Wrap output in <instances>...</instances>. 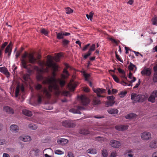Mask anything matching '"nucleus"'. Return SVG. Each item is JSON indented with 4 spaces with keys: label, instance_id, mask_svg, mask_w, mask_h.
Instances as JSON below:
<instances>
[{
    "label": "nucleus",
    "instance_id": "20e7f679",
    "mask_svg": "<svg viewBox=\"0 0 157 157\" xmlns=\"http://www.w3.org/2000/svg\"><path fill=\"white\" fill-rule=\"evenodd\" d=\"M62 124L63 126L66 128H73L76 125L74 122L70 120L63 121Z\"/></svg>",
    "mask_w": 157,
    "mask_h": 157
},
{
    "label": "nucleus",
    "instance_id": "dca6fc26",
    "mask_svg": "<svg viewBox=\"0 0 157 157\" xmlns=\"http://www.w3.org/2000/svg\"><path fill=\"white\" fill-rule=\"evenodd\" d=\"M141 74L142 75L149 76L151 74V69L149 68L144 69L141 71Z\"/></svg>",
    "mask_w": 157,
    "mask_h": 157
},
{
    "label": "nucleus",
    "instance_id": "a19ab883",
    "mask_svg": "<svg viewBox=\"0 0 157 157\" xmlns=\"http://www.w3.org/2000/svg\"><path fill=\"white\" fill-rule=\"evenodd\" d=\"M57 81L59 82V84L61 87H63L64 85L65 82L64 80L59 79H58Z\"/></svg>",
    "mask_w": 157,
    "mask_h": 157
},
{
    "label": "nucleus",
    "instance_id": "6e6552de",
    "mask_svg": "<svg viewBox=\"0 0 157 157\" xmlns=\"http://www.w3.org/2000/svg\"><path fill=\"white\" fill-rule=\"evenodd\" d=\"M128 126L127 124L119 125L115 126V128L118 131H124L128 129Z\"/></svg>",
    "mask_w": 157,
    "mask_h": 157
},
{
    "label": "nucleus",
    "instance_id": "e433bc0d",
    "mask_svg": "<svg viewBox=\"0 0 157 157\" xmlns=\"http://www.w3.org/2000/svg\"><path fill=\"white\" fill-rule=\"evenodd\" d=\"M102 153L104 157H107L108 156V153L107 150L105 149H103Z\"/></svg>",
    "mask_w": 157,
    "mask_h": 157
},
{
    "label": "nucleus",
    "instance_id": "6e6d98bb",
    "mask_svg": "<svg viewBox=\"0 0 157 157\" xmlns=\"http://www.w3.org/2000/svg\"><path fill=\"white\" fill-rule=\"evenodd\" d=\"M91 52H90L89 51H88L87 53L84 56V58L85 59H87L91 55Z\"/></svg>",
    "mask_w": 157,
    "mask_h": 157
},
{
    "label": "nucleus",
    "instance_id": "2eb2a0df",
    "mask_svg": "<svg viewBox=\"0 0 157 157\" xmlns=\"http://www.w3.org/2000/svg\"><path fill=\"white\" fill-rule=\"evenodd\" d=\"M68 86L71 90H74L76 86V85L73 80H71L68 85Z\"/></svg>",
    "mask_w": 157,
    "mask_h": 157
},
{
    "label": "nucleus",
    "instance_id": "4be33fe9",
    "mask_svg": "<svg viewBox=\"0 0 157 157\" xmlns=\"http://www.w3.org/2000/svg\"><path fill=\"white\" fill-rule=\"evenodd\" d=\"M19 139L24 142L29 141L31 140V137L29 136H26L24 137L20 136L19 137Z\"/></svg>",
    "mask_w": 157,
    "mask_h": 157
},
{
    "label": "nucleus",
    "instance_id": "052dcab7",
    "mask_svg": "<svg viewBox=\"0 0 157 157\" xmlns=\"http://www.w3.org/2000/svg\"><path fill=\"white\" fill-rule=\"evenodd\" d=\"M90 76V75L89 74H84V76L85 78V80L86 81L88 80V78H89Z\"/></svg>",
    "mask_w": 157,
    "mask_h": 157
},
{
    "label": "nucleus",
    "instance_id": "5fc2aeb1",
    "mask_svg": "<svg viewBox=\"0 0 157 157\" xmlns=\"http://www.w3.org/2000/svg\"><path fill=\"white\" fill-rule=\"evenodd\" d=\"M117 156V153L115 151H113L110 155L111 157H116Z\"/></svg>",
    "mask_w": 157,
    "mask_h": 157
},
{
    "label": "nucleus",
    "instance_id": "6ab92c4d",
    "mask_svg": "<svg viewBox=\"0 0 157 157\" xmlns=\"http://www.w3.org/2000/svg\"><path fill=\"white\" fill-rule=\"evenodd\" d=\"M10 128L11 131L14 132H17L18 130V127L16 124L12 125L10 126Z\"/></svg>",
    "mask_w": 157,
    "mask_h": 157
},
{
    "label": "nucleus",
    "instance_id": "423d86ee",
    "mask_svg": "<svg viewBox=\"0 0 157 157\" xmlns=\"http://www.w3.org/2000/svg\"><path fill=\"white\" fill-rule=\"evenodd\" d=\"M109 144L112 147L115 148H118L121 145L119 141L114 140H111Z\"/></svg>",
    "mask_w": 157,
    "mask_h": 157
},
{
    "label": "nucleus",
    "instance_id": "c756f323",
    "mask_svg": "<svg viewBox=\"0 0 157 157\" xmlns=\"http://www.w3.org/2000/svg\"><path fill=\"white\" fill-rule=\"evenodd\" d=\"M115 103V101H107L105 103V104L107 107H108L109 106H112L114 103Z\"/></svg>",
    "mask_w": 157,
    "mask_h": 157
},
{
    "label": "nucleus",
    "instance_id": "774afa93",
    "mask_svg": "<svg viewBox=\"0 0 157 157\" xmlns=\"http://www.w3.org/2000/svg\"><path fill=\"white\" fill-rule=\"evenodd\" d=\"M118 71L121 74H125V72L124 71L122 70L120 68H118Z\"/></svg>",
    "mask_w": 157,
    "mask_h": 157
},
{
    "label": "nucleus",
    "instance_id": "ddd939ff",
    "mask_svg": "<svg viewBox=\"0 0 157 157\" xmlns=\"http://www.w3.org/2000/svg\"><path fill=\"white\" fill-rule=\"evenodd\" d=\"M28 53L25 52V53L23 54L22 56V58L23 59L21 60V63L22 66L24 68L27 69V65L26 64V60L24 59L27 56L28 57Z\"/></svg>",
    "mask_w": 157,
    "mask_h": 157
},
{
    "label": "nucleus",
    "instance_id": "c03bdc74",
    "mask_svg": "<svg viewBox=\"0 0 157 157\" xmlns=\"http://www.w3.org/2000/svg\"><path fill=\"white\" fill-rule=\"evenodd\" d=\"M95 49V44H93L90 46L88 51L90 52H91L92 51H94Z\"/></svg>",
    "mask_w": 157,
    "mask_h": 157
},
{
    "label": "nucleus",
    "instance_id": "de8ad7c7",
    "mask_svg": "<svg viewBox=\"0 0 157 157\" xmlns=\"http://www.w3.org/2000/svg\"><path fill=\"white\" fill-rule=\"evenodd\" d=\"M153 79L154 82H157V72H154Z\"/></svg>",
    "mask_w": 157,
    "mask_h": 157
},
{
    "label": "nucleus",
    "instance_id": "37998d69",
    "mask_svg": "<svg viewBox=\"0 0 157 157\" xmlns=\"http://www.w3.org/2000/svg\"><path fill=\"white\" fill-rule=\"evenodd\" d=\"M127 93L126 91H121L119 94V95L120 98H123L125 96Z\"/></svg>",
    "mask_w": 157,
    "mask_h": 157
},
{
    "label": "nucleus",
    "instance_id": "0eeeda50",
    "mask_svg": "<svg viewBox=\"0 0 157 157\" xmlns=\"http://www.w3.org/2000/svg\"><path fill=\"white\" fill-rule=\"evenodd\" d=\"M28 58L29 63L32 64H34L36 63L37 59L34 57L33 53L28 54Z\"/></svg>",
    "mask_w": 157,
    "mask_h": 157
},
{
    "label": "nucleus",
    "instance_id": "412c9836",
    "mask_svg": "<svg viewBox=\"0 0 157 157\" xmlns=\"http://www.w3.org/2000/svg\"><path fill=\"white\" fill-rule=\"evenodd\" d=\"M63 73V74L61 75L62 77L63 78L65 79L67 78L70 75L68 71L65 68L64 69Z\"/></svg>",
    "mask_w": 157,
    "mask_h": 157
},
{
    "label": "nucleus",
    "instance_id": "cd10ccee",
    "mask_svg": "<svg viewBox=\"0 0 157 157\" xmlns=\"http://www.w3.org/2000/svg\"><path fill=\"white\" fill-rule=\"evenodd\" d=\"M12 47H10L9 46H7L5 50V53H8V55L9 57L10 55L12 52Z\"/></svg>",
    "mask_w": 157,
    "mask_h": 157
},
{
    "label": "nucleus",
    "instance_id": "393cba45",
    "mask_svg": "<svg viewBox=\"0 0 157 157\" xmlns=\"http://www.w3.org/2000/svg\"><path fill=\"white\" fill-rule=\"evenodd\" d=\"M45 64L43 62H39V65L41 67V69L43 70V72H48V71L49 67L47 66L46 68V69H44V66L45 65Z\"/></svg>",
    "mask_w": 157,
    "mask_h": 157
},
{
    "label": "nucleus",
    "instance_id": "a211bd4d",
    "mask_svg": "<svg viewBox=\"0 0 157 157\" xmlns=\"http://www.w3.org/2000/svg\"><path fill=\"white\" fill-rule=\"evenodd\" d=\"M149 147L152 148H157V140H154L152 141L150 143Z\"/></svg>",
    "mask_w": 157,
    "mask_h": 157
},
{
    "label": "nucleus",
    "instance_id": "2f4dec72",
    "mask_svg": "<svg viewBox=\"0 0 157 157\" xmlns=\"http://www.w3.org/2000/svg\"><path fill=\"white\" fill-rule=\"evenodd\" d=\"M93 104L94 105H98L101 103V101L97 97L94 98L93 101Z\"/></svg>",
    "mask_w": 157,
    "mask_h": 157
},
{
    "label": "nucleus",
    "instance_id": "49530a36",
    "mask_svg": "<svg viewBox=\"0 0 157 157\" xmlns=\"http://www.w3.org/2000/svg\"><path fill=\"white\" fill-rule=\"evenodd\" d=\"M29 78V75L28 74H25L23 75V78L25 81H27Z\"/></svg>",
    "mask_w": 157,
    "mask_h": 157
},
{
    "label": "nucleus",
    "instance_id": "7c9ffc66",
    "mask_svg": "<svg viewBox=\"0 0 157 157\" xmlns=\"http://www.w3.org/2000/svg\"><path fill=\"white\" fill-rule=\"evenodd\" d=\"M87 152L91 154H96L97 153V151L96 149L90 148L87 150Z\"/></svg>",
    "mask_w": 157,
    "mask_h": 157
},
{
    "label": "nucleus",
    "instance_id": "680f3d73",
    "mask_svg": "<svg viewBox=\"0 0 157 157\" xmlns=\"http://www.w3.org/2000/svg\"><path fill=\"white\" fill-rule=\"evenodd\" d=\"M7 44L8 43L7 42H6L5 43H4L2 44L1 47V48L0 49H2V50H3Z\"/></svg>",
    "mask_w": 157,
    "mask_h": 157
},
{
    "label": "nucleus",
    "instance_id": "7ed1b4c3",
    "mask_svg": "<svg viewBox=\"0 0 157 157\" xmlns=\"http://www.w3.org/2000/svg\"><path fill=\"white\" fill-rule=\"evenodd\" d=\"M50 91H48L46 88H44L43 90V93H39L37 94V101L39 103H40L42 101V98H49L50 97Z\"/></svg>",
    "mask_w": 157,
    "mask_h": 157
},
{
    "label": "nucleus",
    "instance_id": "c85d7f7f",
    "mask_svg": "<svg viewBox=\"0 0 157 157\" xmlns=\"http://www.w3.org/2000/svg\"><path fill=\"white\" fill-rule=\"evenodd\" d=\"M136 115L134 113H132L128 114L125 116V117L126 119H129L135 117Z\"/></svg>",
    "mask_w": 157,
    "mask_h": 157
},
{
    "label": "nucleus",
    "instance_id": "e2e57ef3",
    "mask_svg": "<svg viewBox=\"0 0 157 157\" xmlns=\"http://www.w3.org/2000/svg\"><path fill=\"white\" fill-rule=\"evenodd\" d=\"M36 78L38 80H40L43 79V76L40 74L37 75L36 76Z\"/></svg>",
    "mask_w": 157,
    "mask_h": 157
},
{
    "label": "nucleus",
    "instance_id": "338daca9",
    "mask_svg": "<svg viewBox=\"0 0 157 157\" xmlns=\"http://www.w3.org/2000/svg\"><path fill=\"white\" fill-rule=\"evenodd\" d=\"M6 143V140L5 139H0V145H2Z\"/></svg>",
    "mask_w": 157,
    "mask_h": 157
},
{
    "label": "nucleus",
    "instance_id": "bb28decb",
    "mask_svg": "<svg viewBox=\"0 0 157 157\" xmlns=\"http://www.w3.org/2000/svg\"><path fill=\"white\" fill-rule=\"evenodd\" d=\"M12 47H10L9 46H7L5 50V53H8V55L9 57L10 55L12 52Z\"/></svg>",
    "mask_w": 157,
    "mask_h": 157
},
{
    "label": "nucleus",
    "instance_id": "69168bd1",
    "mask_svg": "<svg viewBox=\"0 0 157 157\" xmlns=\"http://www.w3.org/2000/svg\"><path fill=\"white\" fill-rule=\"evenodd\" d=\"M116 56L117 58V59L120 61L121 62L123 63V61L119 57V56L118 55L117 52H116Z\"/></svg>",
    "mask_w": 157,
    "mask_h": 157
},
{
    "label": "nucleus",
    "instance_id": "58836bf2",
    "mask_svg": "<svg viewBox=\"0 0 157 157\" xmlns=\"http://www.w3.org/2000/svg\"><path fill=\"white\" fill-rule=\"evenodd\" d=\"M73 10L69 7H67L66 9V12L67 14H70L73 12Z\"/></svg>",
    "mask_w": 157,
    "mask_h": 157
},
{
    "label": "nucleus",
    "instance_id": "0e129e2a",
    "mask_svg": "<svg viewBox=\"0 0 157 157\" xmlns=\"http://www.w3.org/2000/svg\"><path fill=\"white\" fill-rule=\"evenodd\" d=\"M153 24L155 25L157 24V17H156L152 20Z\"/></svg>",
    "mask_w": 157,
    "mask_h": 157
},
{
    "label": "nucleus",
    "instance_id": "f03ea898",
    "mask_svg": "<svg viewBox=\"0 0 157 157\" xmlns=\"http://www.w3.org/2000/svg\"><path fill=\"white\" fill-rule=\"evenodd\" d=\"M131 99L133 101V103L137 102L142 103L148 97L147 94L142 95L141 94H137L132 93L131 95Z\"/></svg>",
    "mask_w": 157,
    "mask_h": 157
},
{
    "label": "nucleus",
    "instance_id": "4d7b16f0",
    "mask_svg": "<svg viewBox=\"0 0 157 157\" xmlns=\"http://www.w3.org/2000/svg\"><path fill=\"white\" fill-rule=\"evenodd\" d=\"M107 98L109 101H114L115 98L113 96H108Z\"/></svg>",
    "mask_w": 157,
    "mask_h": 157
},
{
    "label": "nucleus",
    "instance_id": "603ef678",
    "mask_svg": "<svg viewBox=\"0 0 157 157\" xmlns=\"http://www.w3.org/2000/svg\"><path fill=\"white\" fill-rule=\"evenodd\" d=\"M112 77L114 80L117 82L118 83L119 82V80L118 77L115 75H112Z\"/></svg>",
    "mask_w": 157,
    "mask_h": 157
},
{
    "label": "nucleus",
    "instance_id": "9d476101",
    "mask_svg": "<svg viewBox=\"0 0 157 157\" xmlns=\"http://www.w3.org/2000/svg\"><path fill=\"white\" fill-rule=\"evenodd\" d=\"M94 91L97 94V95L98 97H103L104 96H101V94L105 93V90L103 89H100V88H97L96 89L94 90Z\"/></svg>",
    "mask_w": 157,
    "mask_h": 157
},
{
    "label": "nucleus",
    "instance_id": "8fccbe9b",
    "mask_svg": "<svg viewBox=\"0 0 157 157\" xmlns=\"http://www.w3.org/2000/svg\"><path fill=\"white\" fill-rule=\"evenodd\" d=\"M34 69L38 71H39L41 72H43V70L42 69H40L38 68L37 66H35L34 67Z\"/></svg>",
    "mask_w": 157,
    "mask_h": 157
},
{
    "label": "nucleus",
    "instance_id": "f257e3e1",
    "mask_svg": "<svg viewBox=\"0 0 157 157\" xmlns=\"http://www.w3.org/2000/svg\"><path fill=\"white\" fill-rule=\"evenodd\" d=\"M48 60L46 62V66L48 67H51L53 69L52 72V76L51 77L46 78L43 81V84H49L48 89L50 91H52V90H54L56 91L57 94H59V86L56 84L57 79L55 78L56 76V72L57 71L58 69V66L56 63H53L52 60V57L50 56H48Z\"/></svg>",
    "mask_w": 157,
    "mask_h": 157
},
{
    "label": "nucleus",
    "instance_id": "f3484780",
    "mask_svg": "<svg viewBox=\"0 0 157 157\" xmlns=\"http://www.w3.org/2000/svg\"><path fill=\"white\" fill-rule=\"evenodd\" d=\"M108 112L111 114H116L118 113V110L116 109L110 108L107 110Z\"/></svg>",
    "mask_w": 157,
    "mask_h": 157
},
{
    "label": "nucleus",
    "instance_id": "ea45409f",
    "mask_svg": "<svg viewBox=\"0 0 157 157\" xmlns=\"http://www.w3.org/2000/svg\"><path fill=\"white\" fill-rule=\"evenodd\" d=\"M20 87L19 86H17L16 88L15 92V96L17 97L19 94V92Z\"/></svg>",
    "mask_w": 157,
    "mask_h": 157
},
{
    "label": "nucleus",
    "instance_id": "864d4df0",
    "mask_svg": "<svg viewBox=\"0 0 157 157\" xmlns=\"http://www.w3.org/2000/svg\"><path fill=\"white\" fill-rule=\"evenodd\" d=\"M151 94L153 95V96L155 98L157 97V90H154L152 93H151Z\"/></svg>",
    "mask_w": 157,
    "mask_h": 157
},
{
    "label": "nucleus",
    "instance_id": "3c124183",
    "mask_svg": "<svg viewBox=\"0 0 157 157\" xmlns=\"http://www.w3.org/2000/svg\"><path fill=\"white\" fill-rule=\"evenodd\" d=\"M55 153L57 155H62L63 154L64 152L60 150H56L55 151Z\"/></svg>",
    "mask_w": 157,
    "mask_h": 157
},
{
    "label": "nucleus",
    "instance_id": "1a4fd4ad",
    "mask_svg": "<svg viewBox=\"0 0 157 157\" xmlns=\"http://www.w3.org/2000/svg\"><path fill=\"white\" fill-rule=\"evenodd\" d=\"M81 99V102L83 105H86L88 104L90 102L89 99L85 96L82 95L79 97Z\"/></svg>",
    "mask_w": 157,
    "mask_h": 157
},
{
    "label": "nucleus",
    "instance_id": "bf43d9fd",
    "mask_svg": "<svg viewBox=\"0 0 157 157\" xmlns=\"http://www.w3.org/2000/svg\"><path fill=\"white\" fill-rule=\"evenodd\" d=\"M90 44H87L85 45L83 48L82 50L83 51H86L88 48V47L90 46Z\"/></svg>",
    "mask_w": 157,
    "mask_h": 157
},
{
    "label": "nucleus",
    "instance_id": "a878e982",
    "mask_svg": "<svg viewBox=\"0 0 157 157\" xmlns=\"http://www.w3.org/2000/svg\"><path fill=\"white\" fill-rule=\"evenodd\" d=\"M42 86L39 84H37L36 86L35 89L37 90H41L40 91V93H43V90L44 88H44L43 89H42Z\"/></svg>",
    "mask_w": 157,
    "mask_h": 157
},
{
    "label": "nucleus",
    "instance_id": "72a5a7b5",
    "mask_svg": "<svg viewBox=\"0 0 157 157\" xmlns=\"http://www.w3.org/2000/svg\"><path fill=\"white\" fill-rule=\"evenodd\" d=\"M148 101H149L151 102L152 103H154L155 101V98L151 94L149 97L148 98Z\"/></svg>",
    "mask_w": 157,
    "mask_h": 157
},
{
    "label": "nucleus",
    "instance_id": "9b49d317",
    "mask_svg": "<svg viewBox=\"0 0 157 157\" xmlns=\"http://www.w3.org/2000/svg\"><path fill=\"white\" fill-rule=\"evenodd\" d=\"M84 108L83 107L80 106H78L76 109H71L70 110V112H72L74 113H78L80 114L81 112L80 110L84 109Z\"/></svg>",
    "mask_w": 157,
    "mask_h": 157
},
{
    "label": "nucleus",
    "instance_id": "f8f14e48",
    "mask_svg": "<svg viewBox=\"0 0 157 157\" xmlns=\"http://www.w3.org/2000/svg\"><path fill=\"white\" fill-rule=\"evenodd\" d=\"M79 133L84 135L88 134L94 135V133L92 131H90L88 129H82L79 130Z\"/></svg>",
    "mask_w": 157,
    "mask_h": 157
},
{
    "label": "nucleus",
    "instance_id": "c9c22d12",
    "mask_svg": "<svg viewBox=\"0 0 157 157\" xmlns=\"http://www.w3.org/2000/svg\"><path fill=\"white\" fill-rule=\"evenodd\" d=\"M62 56L61 53H58L57 55L54 58V59L56 62H59V58Z\"/></svg>",
    "mask_w": 157,
    "mask_h": 157
},
{
    "label": "nucleus",
    "instance_id": "79ce46f5",
    "mask_svg": "<svg viewBox=\"0 0 157 157\" xmlns=\"http://www.w3.org/2000/svg\"><path fill=\"white\" fill-rule=\"evenodd\" d=\"M40 32L45 35H47L48 34V31L44 29H40Z\"/></svg>",
    "mask_w": 157,
    "mask_h": 157
},
{
    "label": "nucleus",
    "instance_id": "aec40b11",
    "mask_svg": "<svg viewBox=\"0 0 157 157\" xmlns=\"http://www.w3.org/2000/svg\"><path fill=\"white\" fill-rule=\"evenodd\" d=\"M4 110L9 114H13L14 112L13 109L10 107L7 106L4 107Z\"/></svg>",
    "mask_w": 157,
    "mask_h": 157
},
{
    "label": "nucleus",
    "instance_id": "5701e85b",
    "mask_svg": "<svg viewBox=\"0 0 157 157\" xmlns=\"http://www.w3.org/2000/svg\"><path fill=\"white\" fill-rule=\"evenodd\" d=\"M68 142V140L65 139H61L57 141V143L62 145H64L67 144Z\"/></svg>",
    "mask_w": 157,
    "mask_h": 157
},
{
    "label": "nucleus",
    "instance_id": "13d9d810",
    "mask_svg": "<svg viewBox=\"0 0 157 157\" xmlns=\"http://www.w3.org/2000/svg\"><path fill=\"white\" fill-rule=\"evenodd\" d=\"M69 41L68 40H67L66 39H65L63 40V44L64 46L68 44H69Z\"/></svg>",
    "mask_w": 157,
    "mask_h": 157
},
{
    "label": "nucleus",
    "instance_id": "39448f33",
    "mask_svg": "<svg viewBox=\"0 0 157 157\" xmlns=\"http://www.w3.org/2000/svg\"><path fill=\"white\" fill-rule=\"evenodd\" d=\"M140 136L141 139L145 140H148L151 138V133L148 132H144L141 133Z\"/></svg>",
    "mask_w": 157,
    "mask_h": 157
},
{
    "label": "nucleus",
    "instance_id": "09e8293b",
    "mask_svg": "<svg viewBox=\"0 0 157 157\" xmlns=\"http://www.w3.org/2000/svg\"><path fill=\"white\" fill-rule=\"evenodd\" d=\"M133 153V151L131 149H129L126 150L124 152V154H132Z\"/></svg>",
    "mask_w": 157,
    "mask_h": 157
},
{
    "label": "nucleus",
    "instance_id": "f704fd0d",
    "mask_svg": "<svg viewBox=\"0 0 157 157\" xmlns=\"http://www.w3.org/2000/svg\"><path fill=\"white\" fill-rule=\"evenodd\" d=\"M28 127L29 128L32 130H36L37 128V126L36 125L33 124H29Z\"/></svg>",
    "mask_w": 157,
    "mask_h": 157
},
{
    "label": "nucleus",
    "instance_id": "a18cd8bd",
    "mask_svg": "<svg viewBox=\"0 0 157 157\" xmlns=\"http://www.w3.org/2000/svg\"><path fill=\"white\" fill-rule=\"evenodd\" d=\"M93 13H92V12H90L89 14H87L86 15V16L87 18L88 19H90L91 20V19L92 18V17L93 16Z\"/></svg>",
    "mask_w": 157,
    "mask_h": 157
},
{
    "label": "nucleus",
    "instance_id": "4c0bfd02",
    "mask_svg": "<svg viewBox=\"0 0 157 157\" xmlns=\"http://www.w3.org/2000/svg\"><path fill=\"white\" fill-rule=\"evenodd\" d=\"M128 69L130 71H133V68H135L136 69V67L135 65L131 63H130V65H129L128 67Z\"/></svg>",
    "mask_w": 157,
    "mask_h": 157
},
{
    "label": "nucleus",
    "instance_id": "473e14b6",
    "mask_svg": "<svg viewBox=\"0 0 157 157\" xmlns=\"http://www.w3.org/2000/svg\"><path fill=\"white\" fill-rule=\"evenodd\" d=\"M56 33V37L57 39L60 40L62 39L63 38V36H64L63 34V32H61L59 33Z\"/></svg>",
    "mask_w": 157,
    "mask_h": 157
},
{
    "label": "nucleus",
    "instance_id": "b1692460",
    "mask_svg": "<svg viewBox=\"0 0 157 157\" xmlns=\"http://www.w3.org/2000/svg\"><path fill=\"white\" fill-rule=\"evenodd\" d=\"M22 113L24 115L29 117H30L32 115V112L31 111L26 109L23 110Z\"/></svg>",
    "mask_w": 157,
    "mask_h": 157
},
{
    "label": "nucleus",
    "instance_id": "4468645a",
    "mask_svg": "<svg viewBox=\"0 0 157 157\" xmlns=\"http://www.w3.org/2000/svg\"><path fill=\"white\" fill-rule=\"evenodd\" d=\"M0 72L5 75L7 77L10 76V73L5 67H0Z\"/></svg>",
    "mask_w": 157,
    "mask_h": 157
}]
</instances>
